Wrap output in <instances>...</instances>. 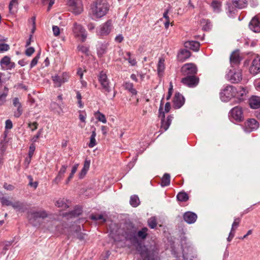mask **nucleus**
Here are the masks:
<instances>
[{"instance_id": "nucleus-1", "label": "nucleus", "mask_w": 260, "mask_h": 260, "mask_svg": "<svg viewBox=\"0 0 260 260\" xmlns=\"http://www.w3.org/2000/svg\"><path fill=\"white\" fill-rule=\"evenodd\" d=\"M109 9L107 0H95L91 5V14L94 18H101L107 14Z\"/></svg>"}, {"instance_id": "nucleus-2", "label": "nucleus", "mask_w": 260, "mask_h": 260, "mask_svg": "<svg viewBox=\"0 0 260 260\" xmlns=\"http://www.w3.org/2000/svg\"><path fill=\"white\" fill-rule=\"evenodd\" d=\"M72 32L75 38L81 42H84L87 38V34L85 28L80 24L74 22L72 28Z\"/></svg>"}, {"instance_id": "nucleus-3", "label": "nucleus", "mask_w": 260, "mask_h": 260, "mask_svg": "<svg viewBox=\"0 0 260 260\" xmlns=\"http://www.w3.org/2000/svg\"><path fill=\"white\" fill-rule=\"evenodd\" d=\"M235 87L232 85H226L221 90L220 93V98L222 101L228 102L233 98H234V92Z\"/></svg>"}, {"instance_id": "nucleus-4", "label": "nucleus", "mask_w": 260, "mask_h": 260, "mask_svg": "<svg viewBox=\"0 0 260 260\" xmlns=\"http://www.w3.org/2000/svg\"><path fill=\"white\" fill-rule=\"evenodd\" d=\"M68 5L70 10L76 15H78L83 11V5L81 0H69Z\"/></svg>"}, {"instance_id": "nucleus-5", "label": "nucleus", "mask_w": 260, "mask_h": 260, "mask_svg": "<svg viewBox=\"0 0 260 260\" xmlns=\"http://www.w3.org/2000/svg\"><path fill=\"white\" fill-rule=\"evenodd\" d=\"M226 79L233 83H238L242 79V73L240 70H230L226 75Z\"/></svg>"}, {"instance_id": "nucleus-6", "label": "nucleus", "mask_w": 260, "mask_h": 260, "mask_svg": "<svg viewBox=\"0 0 260 260\" xmlns=\"http://www.w3.org/2000/svg\"><path fill=\"white\" fill-rule=\"evenodd\" d=\"M99 81L102 87L103 91L109 93L111 91L109 81L105 73L103 72L100 73L99 76Z\"/></svg>"}, {"instance_id": "nucleus-7", "label": "nucleus", "mask_w": 260, "mask_h": 260, "mask_svg": "<svg viewBox=\"0 0 260 260\" xmlns=\"http://www.w3.org/2000/svg\"><path fill=\"white\" fill-rule=\"evenodd\" d=\"M70 75L68 73H63L61 75H55L52 77V80L54 83L55 86L57 87H60L62 84L67 82L70 78Z\"/></svg>"}, {"instance_id": "nucleus-8", "label": "nucleus", "mask_w": 260, "mask_h": 260, "mask_svg": "<svg viewBox=\"0 0 260 260\" xmlns=\"http://www.w3.org/2000/svg\"><path fill=\"white\" fill-rule=\"evenodd\" d=\"M112 28V22L111 20H108L104 24L100 26L96 32L98 35L103 36L108 35Z\"/></svg>"}, {"instance_id": "nucleus-9", "label": "nucleus", "mask_w": 260, "mask_h": 260, "mask_svg": "<svg viewBox=\"0 0 260 260\" xmlns=\"http://www.w3.org/2000/svg\"><path fill=\"white\" fill-rule=\"evenodd\" d=\"M249 72L253 75L260 73V56H256L253 59L249 68Z\"/></svg>"}, {"instance_id": "nucleus-10", "label": "nucleus", "mask_w": 260, "mask_h": 260, "mask_svg": "<svg viewBox=\"0 0 260 260\" xmlns=\"http://www.w3.org/2000/svg\"><path fill=\"white\" fill-rule=\"evenodd\" d=\"M259 126L257 121L254 119H250L245 123L244 131L250 133L256 130Z\"/></svg>"}, {"instance_id": "nucleus-11", "label": "nucleus", "mask_w": 260, "mask_h": 260, "mask_svg": "<svg viewBox=\"0 0 260 260\" xmlns=\"http://www.w3.org/2000/svg\"><path fill=\"white\" fill-rule=\"evenodd\" d=\"M3 70H11L15 67V63L11 61V58L8 56L4 57L0 61Z\"/></svg>"}, {"instance_id": "nucleus-12", "label": "nucleus", "mask_w": 260, "mask_h": 260, "mask_svg": "<svg viewBox=\"0 0 260 260\" xmlns=\"http://www.w3.org/2000/svg\"><path fill=\"white\" fill-rule=\"evenodd\" d=\"M230 116L236 121H241L243 118V111L240 107H235L230 111Z\"/></svg>"}, {"instance_id": "nucleus-13", "label": "nucleus", "mask_w": 260, "mask_h": 260, "mask_svg": "<svg viewBox=\"0 0 260 260\" xmlns=\"http://www.w3.org/2000/svg\"><path fill=\"white\" fill-rule=\"evenodd\" d=\"M182 83L189 87L196 86L199 82V79L194 76H188L182 79Z\"/></svg>"}, {"instance_id": "nucleus-14", "label": "nucleus", "mask_w": 260, "mask_h": 260, "mask_svg": "<svg viewBox=\"0 0 260 260\" xmlns=\"http://www.w3.org/2000/svg\"><path fill=\"white\" fill-rule=\"evenodd\" d=\"M12 102L13 106L17 108L16 110L14 112V116L16 118H18L22 115L23 112L22 105L18 98H13Z\"/></svg>"}, {"instance_id": "nucleus-15", "label": "nucleus", "mask_w": 260, "mask_h": 260, "mask_svg": "<svg viewBox=\"0 0 260 260\" xmlns=\"http://www.w3.org/2000/svg\"><path fill=\"white\" fill-rule=\"evenodd\" d=\"M197 71V68L193 63L185 64L182 68V72L184 75L194 74Z\"/></svg>"}, {"instance_id": "nucleus-16", "label": "nucleus", "mask_w": 260, "mask_h": 260, "mask_svg": "<svg viewBox=\"0 0 260 260\" xmlns=\"http://www.w3.org/2000/svg\"><path fill=\"white\" fill-rule=\"evenodd\" d=\"M47 216L46 212L44 210L31 212L29 214V220H36L38 218H45Z\"/></svg>"}, {"instance_id": "nucleus-17", "label": "nucleus", "mask_w": 260, "mask_h": 260, "mask_svg": "<svg viewBox=\"0 0 260 260\" xmlns=\"http://www.w3.org/2000/svg\"><path fill=\"white\" fill-rule=\"evenodd\" d=\"M159 116L161 117V128H163L165 131H167L171 123L173 117L171 116H169L167 117V120H165V113L164 112L162 113L160 112Z\"/></svg>"}, {"instance_id": "nucleus-18", "label": "nucleus", "mask_w": 260, "mask_h": 260, "mask_svg": "<svg viewBox=\"0 0 260 260\" xmlns=\"http://www.w3.org/2000/svg\"><path fill=\"white\" fill-rule=\"evenodd\" d=\"M174 106L176 108H180L184 103L183 96L179 93H176L173 100Z\"/></svg>"}, {"instance_id": "nucleus-19", "label": "nucleus", "mask_w": 260, "mask_h": 260, "mask_svg": "<svg viewBox=\"0 0 260 260\" xmlns=\"http://www.w3.org/2000/svg\"><path fill=\"white\" fill-rule=\"evenodd\" d=\"M183 218L187 223L191 224L196 221L197 215L192 212H186L184 214Z\"/></svg>"}, {"instance_id": "nucleus-20", "label": "nucleus", "mask_w": 260, "mask_h": 260, "mask_svg": "<svg viewBox=\"0 0 260 260\" xmlns=\"http://www.w3.org/2000/svg\"><path fill=\"white\" fill-rule=\"evenodd\" d=\"M249 27L250 29L255 32H260V22L257 18L254 17L250 22Z\"/></svg>"}, {"instance_id": "nucleus-21", "label": "nucleus", "mask_w": 260, "mask_h": 260, "mask_svg": "<svg viewBox=\"0 0 260 260\" xmlns=\"http://www.w3.org/2000/svg\"><path fill=\"white\" fill-rule=\"evenodd\" d=\"M241 61V57L239 53L237 51H234L230 56V62L231 64L237 65Z\"/></svg>"}, {"instance_id": "nucleus-22", "label": "nucleus", "mask_w": 260, "mask_h": 260, "mask_svg": "<svg viewBox=\"0 0 260 260\" xmlns=\"http://www.w3.org/2000/svg\"><path fill=\"white\" fill-rule=\"evenodd\" d=\"M137 249L140 252L141 256L144 258V260L149 257V252L145 246L139 243Z\"/></svg>"}, {"instance_id": "nucleus-23", "label": "nucleus", "mask_w": 260, "mask_h": 260, "mask_svg": "<svg viewBox=\"0 0 260 260\" xmlns=\"http://www.w3.org/2000/svg\"><path fill=\"white\" fill-rule=\"evenodd\" d=\"M249 105L252 109H257L260 107V97L252 96L249 100Z\"/></svg>"}, {"instance_id": "nucleus-24", "label": "nucleus", "mask_w": 260, "mask_h": 260, "mask_svg": "<svg viewBox=\"0 0 260 260\" xmlns=\"http://www.w3.org/2000/svg\"><path fill=\"white\" fill-rule=\"evenodd\" d=\"M190 52L187 50H182L177 55L178 59L183 62L190 56Z\"/></svg>"}, {"instance_id": "nucleus-25", "label": "nucleus", "mask_w": 260, "mask_h": 260, "mask_svg": "<svg viewBox=\"0 0 260 260\" xmlns=\"http://www.w3.org/2000/svg\"><path fill=\"white\" fill-rule=\"evenodd\" d=\"M184 46L187 48L197 51L199 49L200 44L197 41H187L185 42Z\"/></svg>"}, {"instance_id": "nucleus-26", "label": "nucleus", "mask_w": 260, "mask_h": 260, "mask_svg": "<svg viewBox=\"0 0 260 260\" xmlns=\"http://www.w3.org/2000/svg\"><path fill=\"white\" fill-rule=\"evenodd\" d=\"M234 92V98L241 99V98L246 94V90L244 87L239 86L238 87H235Z\"/></svg>"}, {"instance_id": "nucleus-27", "label": "nucleus", "mask_w": 260, "mask_h": 260, "mask_svg": "<svg viewBox=\"0 0 260 260\" xmlns=\"http://www.w3.org/2000/svg\"><path fill=\"white\" fill-rule=\"evenodd\" d=\"M90 164V160L86 159L85 160V161L84 163L83 168L82 170H81V171L80 173V175H79L80 178H82L85 175L87 172L88 171V170L89 169Z\"/></svg>"}, {"instance_id": "nucleus-28", "label": "nucleus", "mask_w": 260, "mask_h": 260, "mask_svg": "<svg viewBox=\"0 0 260 260\" xmlns=\"http://www.w3.org/2000/svg\"><path fill=\"white\" fill-rule=\"evenodd\" d=\"M233 6L239 9H243L246 7L247 0H232Z\"/></svg>"}, {"instance_id": "nucleus-29", "label": "nucleus", "mask_w": 260, "mask_h": 260, "mask_svg": "<svg viewBox=\"0 0 260 260\" xmlns=\"http://www.w3.org/2000/svg\"><path fill=\"white\" fill-rule=\"evenodd\" d=\"M67 167L63 165L62 166L61 168H60L57 176L56 177V178L54 180V182L57 184L63 178V175L65 173L66 170H67Z\"/></svg>"}, {"instance_id": "nucleus-30", "label": "nucleus", "mask_w": 260, "mask_h": 260, "mask_svg": "<svg viewBox=\"0 0 260 260\" xmlns=\"http://www.w3.org/2000/svg\"><path fill=\"white\" fill-rule=\"evenodd\" d=\"M165 69V59L162 57L160 58L157 64V72L159 76H162Z\"/></svg>"}, {"instance_id": "nucleus-31", "label": "nucleus", "mask_w": 260, "mask_h": 260, "mask_svg": "<svg viewBox=\"0 0 260 260\" xmlns=\"http://www.w3.org/2000/svg\"><path fill=\"white\" fill-rule=\"evenodd\" d=\"M211 7L214 12L218 13L221 11V3L218 1L214 0L211 3Z\"/></svg>"}, {"instance_id": "nucleus-32", "label": "nucleus", "mask_w": 260, "mask_h": 260, "mask_svg": "<svg viewBox=\"0 0 260 260\" xmlns=\"http://www.w3.org/2000/svg\"><path fill=\"white\" fill-rule=\"evenodd\" d=\"M96 135L95 128H94L93 130L92 131L91 135L90 137V142L88 144V146L90 148H93L96 144L95 140Z\"/></svg>"}, {"instance_id": "nucleus-33", "label": "nucleus", "mask_w": 260, "mask_h": 260, "mask_svg": "<svg viewBox=\"0 0 260 260\" xmlns=\"http://www.w3.org/2000/svg\"><path fill=\"white\" fill-rule=\"evenodd\" d=\"M108 45L107 44L101 45L98 48L97 53L99 56L102 57L106 53Z\"/></svg>"}, {"instance_id": "nucleus-34", "label": "nucleus", "mask_w": 260, "mask_h": 260, "mask_svg": "<svg viewBox=\"0 0 260 260\" xmlns=\"http://www.w3.org/2000/svg\"><path fill=\"white\" fill-rule=\"evenodd\" d=\"M94 115L98 121H101L103 123H106L107 122V119L105 115L99 111L95 112Z\"/></svg>"}, {"instance_id": "nucleus-35", "label": "nucleus", "mask_w": 260, "mask_h": 260, "mask_svg": "<svg viewBox=\"0 0 260 260\" xmlns=\"http://www.w3.org/2000/svg\"><path fill=\"white\" fill-rule=\"evenodd\" d=\"M170 183V176L169 174L166 173L162 177L161 181V185L162 186H168Z\"/></svg>"}, {"instance_id": "nucleus-36", "label": "nucleus", "mask_w": 260, "mask_h": 260, "mask_svg": "<svg viewBox=\"0 0 260 260\" xmlns=\"http://www.w3.org/2000/svg\"><path fill=\"white\" fill-rule=\"evenodd\" d=\"M124 86L125 88L128 90L132 94L136 95L137 94V91L134 88L133 83L128 82H125Z\"/></svg>"}, {"instance_id": "nucleus-37", "label": "nucleus", "mask_w": 260, "mask_h": 260, "mask_svg": "<svg viewBox=\"0 0 260 260\" xmlns=\"http://www.w3.org/2000/svg\"><path fill=\"white\" fill-rule=\"evenodd\" d=\"M51 108L52 110L58 114H60L62 112L61 106L56 102L51 103Z\"/></svg>"}, {"instance_id": "nucleus-38", "label": "nucleus", "mask_w": 260, "mask_h": 260, "mask_svg": "<svg viewBox=\"0 0 260 260\" xmlns=\"http://www.w3.org/2000/svg\"><path fill=\"white\" fill-rule=\"evenodd\" d=\"M130 204L134 207H137L140 204V201L137 196L134 195L131 197L129 201Z\"/></svg>"}, {"instance_id": "nucleus-39", "label": "nucleus", "mask_w": 260, "mask_h": 260, "mask_svg": "<svg viewBox=\"0 0 260 260\" xmlns=\"http://www.w3.org/2000/svg\"><path fill=\"white\" fill-rule=\"evenodd\" d=\"M148 229L146 228H143L141 230L138 231L137 236L139 238L144 239L147 236Z\"/></svg>"}, {"instance_id": "nucleus-40", "label": "nucleus", "mask_w": 260, "mask_h": 260, "mask_svg": "<svg viewBox=\"0 0 260 260\" xmlns=\"http://www.w3.org/2000/svg\"><path fill=\"white\" fill-rule=\"evenodd\" d=\"M177 198L179 201L185 202L188 200V196L186 193L180 192L177 194Z\"/></svg>"}, {"instance_id": "nucleus-41", "label": "nucleus", "mask_w": 260, "mask_h": 260, "mask_svg": "<svg viewBox=\"0 0 260 260\" xmlns=\"http://www.w3.org/2000/svg\"><path fill=\"white\" fill-rule=\"evenodd\" d=\"M11 206L14 209L18 211H23V204L19 201L12 203Z\"/></svg>"}, {"instance_id": "nucleus-42", "label": "nucleus", "mask_w": 260, "mask_h": 260, "mask_svg": "<svg viewBox=\"0 0 260 260\" xmlns=\"http://www.w3.org/2000/svg\"><path fill=\"white\" fill-rule=\"evenodd\" d=\"M56 206L58 207H61L62 208H67L69 207L68 205L65 202L64 199H59L56 202Z\"/></svg>"}, {"instance_id": "nucleus-43", "label": "nucleus", "mask_w": 260, "mask_h": 260, "mask_svg": "<svg viewBox=\"0 0 260 260\" xmlns=\"http://www.w3.org/2000/svg\"><path fill=\"white\" fill-rule=\"evenodd\" d=\"M36 149L35 145L34 143H32L29 148V152H28V156H29V160L28 163H30L31 157L34 154V151Z\"/></svg>"}, {"instance_id": "nucleus-44", "label": "nucleus", "mask_w": 260, "mask_h": 260, "mask_svg": "<svg viewBox=\"0 0 260 260\" xmlns=\"http://www.w3.org/2000/svg\"><path fill=\"white\" fill-rule=\"evenodd\" d=\"M148 223L149 227L151 229H154L156 226V220L155 217H151L148 221Z\"/></svg>"}, {"instance_id": "nucleus-45", "label": "nucleus", "mask_w": 260, "mask_h": 260, "mask_svg": "<svg viewBox=\"0 0 260 260\" xmlns=\"http://www.w3.org/2000/svg\"><path fill=\"white\" fill-rule=\"evenodd\" d=\"M240 222V219L239 218H236L235 219L232 226L231 230L232 232H235L236 229L238 228Z\"/></svg>"}, {"instance_id": "nucleus-46", "label": "nucleus", "mask_w": 260, "mask_h": 260, "mask_svg": "<svg viewBox=\"0 0 260 260\" xmlns=\"http://www.w3.org/2000/svg\"><path fill=\"white\" fill-rule=\"evenodd\" d=\"M8 95V92H0V105H3L6 102V97Z\"/></svg>"}, {"instance_id": "nucleus-47", "label": "nucleus", "mask_w": 260, "mask_h": 260, "mask_svg": "<svg viewBox=\"0 0 260 260\" xmlns=\"http://www.w3.org/2000/svg\"><path fill=\"white\" fill-rule=\"evenodd\" d=\"M40 53H38L34 58L33 59L31 60V63H30V68H33L34 67H35L38 63V59L39 58H40Z\"/></svg>"}, {"instance_id": "nucleus-48", "label": "nucleus", "mask_w": 260, "mask_h": 260, "mask_svg": "<svg viewBox=\"0 0 260 260\" xmlns=\"http://www.w3.org/2000/svg\"><path fill=\"white\" fill-rule=\"evenodd\" d=\"M42 133V129H41L38 132L37 134L31 139V141L32 143L34 144V143L37 142L38 139L40 137Z\"/></svg>"}, {"instance_id": "nucleus-49", "label": "nucleus", "mask_w": 260, "mask_h": 260, "mask_svg": "<svg viewBox=\"0 0 260 260\" xmlns=\"http://www.w3.org/2000/svg\"><path fill=\"white\" fill-rule=\"evenodd\" d=\"M78 50L84 54H87L88 52V48L84 45H79L78 47Z\"/></svg>"}, {"instance_id": "nucleus-50", "label": "nucleus", "mask_w": 260, "mask_h": 260, "mask_svg": "<svg viewBox=\"0 0 260 260\" xmlns=\"http://www.w3.org/2000/svg\"><path fill=\"white\" fill-rule=\"evenodd\" d=\"M79 118L80 120L84 123H85V120L86 118V114L85 113L82 112L81 111H79Z\"/></svg>"}, {"instance_id": "nucleus-51", "label": "nucleus", "mask_w": 260, "mask_h": 260, "mask_svg": "<svg viewBox=\"0 0 260 260\" xmlns=\"http://www.w3.org/2000/svg\"><path fill=\"white\" fill-rule=\"evenodd\" d=\"M10 47L9 45L5 43L0 44V52H4L8 51Z\"/></svg>"}, {"instance_id": "nucleus-52", "label": "nucleus", "mask_w": 260, "mask_h": 260, "mask_svg": "<svg viewBox=\"0 0 260 260\" xmlns=\"http://www.w3.org/2000/svg\"><path fill=\"white\" fill-rule=\"evenodd\" d=\"M91 219L95 220H103V221H105V219H104L103 216L101 214L100 215H92L91 216Z\"/></svg>"}, {"instance_id": "nucleus-53", "label": "nucleus", "mask_w": 260, "mask_h": 260, "mask_svg": "<svg viewBox=\"0 0 260 260\" xmlns=\"http://www.w3.org/2000/svg\"><path fill=\"white\" fill-rule=\"evenodd\" d=\"M38 124L37 122H34L32 123H29L28 124V127L32 131H34L38 128Z\"/></svg>"}, {"instance_id": "nucleus-54", "label": "nucleus", "mask_w": 260, "mask_h": 260, "mask_svg": "<svg viewBox=\"0 0 260 260\" xmlns=\"http://www.w3.org/2000/svg\"><path fill=\"white\" fill-rule=\"evenodd\" d=\"M52 30L53 32V35L57 37L60 34V29L57 26H53Z\"/></svg>"}, {"instance_id": "nucleus-55", "label": "nucleus", "mask_w": 260, "mask_h": 260, "mask_svg": "<svg viewBox=\"0 0 260 260\" xmlns=\"http://www.w3.org/2000/svg\"><path fill=\"white\" fill-rule=\"evenodd\" d=\"M35 52L34 48L30 47L28 48L25 51V54L28 56H31Z\"/></svg>"}, {"instance_id": "nucleus-56", "label": "nucleus", "mask_w": 260, "mask_h": 260, "mask_svg": "<svg viewBox=\"0 0 260 260\" xmlns=\"http://www.w3.org/2000/svg\"><path fill=\"white\" fill-rule=\"evenodd\" d=\"M5 124H6L5 128L6 129H11L13 127L12 122L10 119L7 120L6 121Z\"/></svg>"}, {"instance_id": "nucleus-57", "label": "nucleus", "mask_w": 260, "mask_h": 260, "mask_svg": "<svg viewBox=\"0 0 260 260\" xmlns=\"http://www.w3.org/2000/svg\"><path fill=\"white\" fill-rule=\"evenodd\" d=\"M173 92V84L172 82L170 83V87L168 91V95L167 97V100H168L171 98Z\"/></svg>"}, {"instance_id": "nucleus-58", "label": "nucleus", "mask_w": 260, "mask_h": 260, "mask_svg": "<svg viewBox=\"0 0 260 260\" xmlns=\"http://www.w3.org/2000/svg\"><path fill=\"white\" fill-rule=\"evenodd\" d=\"M2 203L3 205L11 206L12 202L6 198H3L2 199Z\"/></svg>"}, {"instance_id": "nucleus-59", "label": "nucleus", "mask_w": 260, "mask_h": 260, "mask_svg": "<svg viewBox=\"0 0 260 260\" xmlns=\"http://www.w3.org/2000/svg\"><path fill=\"white\" fill-rule=\"evenodd\" d=\"M126 60H128V62L132 66H135L137 64V61L135 58H132L131 57L126 58Z\"/></svg>"}, {"instance_id": "nucleus-60", "label": "nucleus", "mask_w": 260, "mask_h": 260, "mask_svg": "<svg viewBox=\"0 0 260 260\" xmlns=\"http://www.w3.org/2000/svg\"><path fill=\"white\" fill-rule=\"evenodd\" d=\"M123 40V37L122 35H119L115 38V41L117 43H121Z\"/></svg>"}, {"instance_id": "nucleus-61", "label": "nucleus", "mask_w": 260, "mask_h": 260, "mask_svg": "<svg viewBox=\"0 0 260 260\" xmlns=\"http://www.w3.org/2000/svg\"><path fill=\"white\" fill-rule=\"evenodd\" d=\"M4 187L6 189L8 190H12L14 189V187L13 185L11 184H8L7 183H5V184L4 185Z\"/></svg>"}, {"instance_id": "nucleus-62", "label": "nucleus", "mask_w": 260, "mask_h": 260, "mask_svg": "<svg viewBox=\"0 0 260 260\" xmlns=\"http://www.w3.org/2000/svg\"><path fill=\"white\" fill-rule=\"evenodd\" d=\"M169 12V10L167 9L163 14V17L166 19V20H170V18L168 16Z\"/></svg>"}, {"instance_id": "nucleus-63", "label": "nucleus", "mask_w": 260, "mask_h": 260, "mask_svg": "<svg viewBox=\"0 0 260 260\" xmlns=\"http://www.w3.org/2000/svg\"><path fill=\"white\" fill-rule=\"evenodd\" d=\"M17 4V0H12L9 4V10L11 11L13 6H15Z\"/></svg>"}, {"instance_id": "nucleus-64", "label": "nucleus", "mask_w": 260, "mask_h": 260, "mask_svg": "<svg viewBox=\"0 0 260 260\" xmlns=\"http://www.w3.org/2000/svg\"><path fill=\"white\" fill-rule=\"evenodd\" d=\"M170 109H171V104L169 102H167L165 104V112L167 113L169 112Z\"/></svg>"}]
</instances>
